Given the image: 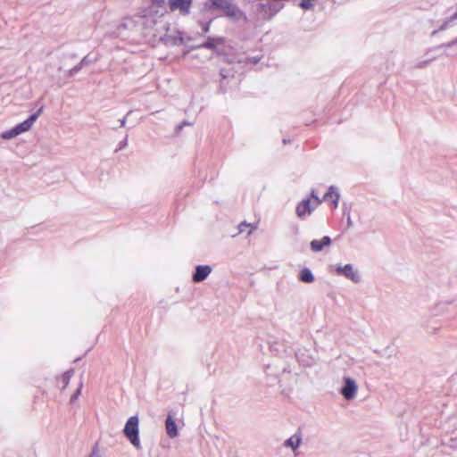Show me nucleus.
I'll return each instance as SVG.
<instances>
[{"label": "nucleus", "mask_w": 457, "mask_h": 457, "mask_svg": "<svg viewBox=\"0 0 457 457\" xmlns=\"http://www.w3.org/2000/svg\"><path fill=\"white\" fill-rule=\"evenodd\" d=\"M218 9L223 12V14L233 21L245 20L246 15L245 12L235 4L228 0H210L209 9Z\"/></svg>", "instance_id": "nucleus-1"}, {"label": "nucleus", "mask_w": 457, "mask_h": 457, "mask_svg": "<svg viewBox=\"0 0 457 457\" xmlns=\"http://www.w3.org/2000/svg\"><path fill=\"white\" fill-rule=\"evenodd\" d=\"M265 374L267 376V384L270 386H273L275 383H280L281 378L280 376L290 373L291 370L288 365L286 363H280V361H276L272 364H269L265 367Z\"/></svg>", "instance_id": "nucleus-2"}, {"label": "nucleus", "mask_w": 457, "mask_h": 457, "mask_svg": "<svg viewBox=\"0 0 457 457\" xmlns=\"http://www.w3.org/2000/svg\"><path fill=\"white\" fill-rule=\"evenodd\" d=\"M138 424L139 421L137 416L130 417L125 424L123 433L134 447L141 449Z\"/></svg>", "instance_id": "nucleus-3"}, {"label": "nucleus", "mask_w": 457, "mask_h": 457, "mask_svg": "<svg viewBox=\"0 0 457 457\" xmlns=\"http://www.w3.org/2000/svg\"><path fill=\"white\" fill-rule=\"evenodd\" d=\"M337 275L343 276L353 283L361 282L359 270L351 263L339 265L336 268Z\"/></svg>", "instance_id": "nucleus-4"}, {"label": "nucleus", "mask_w": 457, "mask_h": 457, "mask_svg": "<svg viewBox=\"0 0 457 457\" xmlns=\"http://www.w3.org/2000/svg\"><path fill=\"white\" fill-rule=\"evenodd\" d=\"M357 392L358 386L356 381L350 377L344 378V386L340 389V394L347 401L353 400L355 398Z\"/></svg>", "instance_id": "nucleus-5"}, {"label": "nucleus", "mask_w": 457, "mask_h": 457, "mask_svg": "<svg viewBox=\"0 0 457 457\" xmlns=\"http://www.w3.org/2000/svg\"><path fill=\"white\" fill-rule=\"evenodd\" d=\"M145 19V15H134L132 17H126L119 24L117 29L119 32H120L121 30H134L139 25L144 24Z\"/></svg>", "instance_id": "nucleus-6"}, {"label": "nucleus", "mask_w": 457, "mask_h": 457, "mask_svg": "<svg viewBox=\"0 0 457 457\" xmlns=\"http://www.w3.org/2000/svg\"><path fill=\"white\" fill-rule=\"evenodd\" d=\"M168 5L171 12L179 11L185 16L190 13L192 0H169Z\"/></svg>", "instance_id": "nucleus-7"}, {"label": "nucleus", "mask_w": 457, "mask_h": 457, "mask_svg": "<svg viewBox=\"0 0 457 457\" xmlns=\"http://www.w3.org/2000/svg\"><path fill=\"white\" fill-rule=\"evenodd\" d=\"M317 207L311 203L309 198L302 200L295 208V212L298 218L304 219L306 216L311 215L314 209Z\"/></svg>", "instance_id": "nucleus-8"}, {"label": "nucleus", "mask_w": 457, "mask_h": 457, "mask_svg": "<svg viewBox=\"0 0 457 457\" xmlns=\"http://www.w3.org/2000/svg\"><path fill=\"white\" fill-rule=\"evenodd\" d=\"M43 111V107H41L38 111L31 114L27 120H25L23 122L17 124L14 128L17 131V133L20 135L21 133H24L26 131H29L33 124L36 122L39 115L41 114Z\"/></svg>", "instance_id": "nucleus-9"}, {"label": "nucleus", "mask_w": 457, "mask_h": 457, "mask_svg": "<svg viewBox=\"0 0 457 457\" xmlns=\"http://www.w3.org/2000/svg\"><path fill=\"white\" fill-rule=\"evenodd\" d=\"M212 272V267L210 265H197L195 271L193 274V281L199 283L207 278Z\"/></svg>", "instance_id": "nucleus-10"}, {"label": "nucleus", "mask_w": 457, "mask_h": 457, "mask_svg": "<svg viewBox=\"0 0 457 457\" xmlns=\"http://www.w3.org/2000/svg\"><path fill=\"white\" fill-rule=\"evenodd\" d=\"M331 245V238L328 236L323 237L320 240L314 239L311 241L310 247L312 252L318 253L322 251L325 247Z\"/></svg>", "instance_id": "nucleus-11"}, {"label": "nucleus", "mask_w": 457, "mask_h": 457, "mask_svg": "<svg viewBox=\"0 0 457 457\" xmlns=\"http://www.w3.org/2000/svg\"><path fill=\"white\" fill-rule=\"evenodd\" d=\"M339 198H340V194L337 191V188L334 186H330L328 187V192L325 194L323 200L331 202L333 204L334 208H337Z\"/></svg>", "instance_id": "nucleus-12"}, {"label": "nucleus", "mask_w": 457, "mask_h": 457, "mask_svg": "<svg viewBox=\"0 0 457 457\" xmlns=\"http://www.w3.org/2000/svg\"><path fill=\"white\" fill-rule=\"evenodd\" d=\"M165 427L167 434L170 438H174L178 436L177 424L174 421L170 412H169L168 417L166 419Z\"/></svg>", "instance_id": "nucleus-13"}, {"label": "nucleus", "mask_w": 457, "mask_h": 457, "mask_svg": "<svg viewBox=\"0 0 457 457\" xmlns=\"http://www.w3.org/2000/svg\"><path fill=\"white\" fill-rule=\"evenodd\" d=\"M301 443L302 434L300 432H296L285 441L284 446L289 447L293 451H295L300 446Z\"/></svg>", "instance_id": "nucleus-14"}, {"label": "nucleus", "mask_w": 457, "mask_h": 457, "mask_svg": "<svg viewBox=\"0 0 457 457\" xmlns=\"http://www.w3.org/2000/svg\"><path fill=\"white\" fill-rule=\"evenodd\" d=\"M449 422L453 427L449 446L453 449H457V418H451Z\"/></svg>", "instance_id": "nucleus-15"}, {"label": "nucleus", "mask_w": 457, "mask_h": 457, "mask_svg": "<svg viewBox=\"0 0 457 457\" xmlns=\"http://www.w3.org/2000/svg\"><path fill=\"white\" fill-rule=\"evenodd\" d=\"M298 278L304 283H312L314 281V276L309 268H303L300 271Z\"/></svg>", "instance_id": "nucleus-16"}, {"label": "nucleus", "mask_w": 457, "mask_h": 457, "mask_svg": "<svg viewBox=\"0 0 457 457\" xmlns=\"http://www.w3.org/2000/svg\"><path fill=\"white\" fill-rule=\"evenodd\" d=\"M73 373H74L73 370H69L66 372H64V374L62 375V377L61 378V381L62 383V389H65L67 387V386L69 385V383L71 381V377L73 376Z\"/></svg>", "instance_id": "nucleus-17"}, {"label": "nucleus", "mask_w": 457, "mask_h": 457, "mask_svg": "<svg viewBox=\"0 0 457 457\" xmlns=\"http://www.w3.org/2000/svg\"><path fill=\"white\" fill-rule=\"evenodd\" d=\"M19 136V134L17 133L15 128L13 127L12 129H9V130H6L4 132L2 133L1 137L3 139H12L15 137Z\"/></svg>", "instance_id": "nucleus-18"}, {"label": "nucleus", "mask_w": 457, "mask_h": 457, "mask_svg": "<svg viewBox=\"0 0 457 457\" xmlns=\"http://www.w3.org/2000/svg\"><path fill=\"white\" fill-rule=\"evenodd\" d=\"M221 39L218 38L217 41H220ZM215 38L209 37L207 41L201 45V47L207 49H214L215 48Z\"/></svg>", "instance_id": "nucleus-19"}, {"label": "nucleus", "mask_w": 457, "mask_h": 457, "mask_svg": "<svg viewBox=\"0 0 457 457\" xmlns=\"http://www.w3.org/2000/svg\"><path fill=\"white\" fill-rule=\"evenodd\" d=\"M315 0H302L299 4V6L303 10H309L313 6V2Z\"/></svg>", "instance_id": "nucleus-20"}, {"label": "nucleus", "mask_w": 457, "mask_h": 457, "mask_svg": "<svg viewBox=\"0 0 457 457\" xmlns=\"http://www.w3.org/2000/svg\"><path fill=\"white\" fill-rule=\"evenodd\" d=\"M87 457H102L101 453H100V449H99V446H98V444H96L92 447L89 455L87 456Z\"/></svg>", "instance_id": "nucleus-21"}, {"label": "nucleus", "mask_w": 457, "mask_h": 457, "mask_svg": "<svg viewBox=\"0 0 457 457\" xmlns=\"http://www.w3.org/2000/svg\"><path fill=\"white\" fill-rule=\"evenodd\" d=\"M311 196H312V198L313 199L312 204H313L316 207H318V206L322 203V201H323V200H321V199L318 196V195H317V193H316L315 189H312V192H311Z\"/></svg>", "instance_id": "nucleus-22"}, {"label": "nucleus", "mask_w": 457, "mask_h": 457, "mask_svg": "<svg viewBox=\"0 0 457 457\" xmlns=\"http://www.w3.org/2000/svg\"><path fill=\"white\" fill-rule=\"evenodd\" d=\"M82 386H83V384H82V382H80L79 386L78 387L76 392L71 397V403H73L79 397V395L81 394Z\"/></svg>", "instance_id": "nucleus-23"}, {"label": "nucleus", "mask_w": 457, "mask_h": 457, "mask_svg": "<svg viewBox=\"0 0 457 457\" xmlns=\"http://www.w3.org/2000/svg\"><path fill=\"white\" fill-rule=\"evenodd\" d=\"M127 145H128V136H126L125 138L119 143L117 151L124 149Z\"/></svg>", "instance_id": "nucleus-24"}, {"label": "nucleus", "mask_w": 457, "mask_h": 457, "mask_svg": "<svg viewBox=\"0 0 457 457\" xmlns=\"http://www.w3.org/2000/svg\"><path fill=\"white\" fill-rule=\"evenodd\" d=\"M251 224L249 223H246L245 221L244 222H241L239 225H238V229H239V233H243L245 231V229L250 227Z\"/></svg>", "instance_id": "nucleus-25"}, {"label": "nucleus", "mask_w": 457, "mask_h": 457, "mask_svg": "<svg viewBox=\"0 0 457 457\" xmlns=\"http://www.w3.org/2000/svg\"><path fill=\"white\" fill-rule=\"evenodd\" d=\"M260 60H261V58L258 56L248 57V58H246V62L251 63V64H257L260 62Z\"/></svg>", "instance_id": "nucleus-26"}, {"label": "nucleus", "mask_w": 457, "mask_h": 457, "mask_svg": "<svg viewBox=\"0 0 457 457\" xmlns=\"http://www.w3.org/2000/svg\"><path fill=\"white\" fill-rule=\"evenodd\" d=\"M84 61H85V60H82V61H81V62H80L79 65H77V66L73 67V68L71 70V75H72V74H74V73H76V72H78V71L81 69V66H82V64H83Z\"/></svg>", "instance_id": "nucleus-27"}, {"label": "nucleus", "mask_w": 457, "mask_h": 457, "mask_svg": "<svg viewBox=\"0 0 457 457\" xmlns=\"http://www.w3.org/2000/svg\"><path fill=\"white\" fill-rule=\"evenodd\" d=\"M451 21H452L451 18L445 21L444 23L439 27L438 30L442 31V30L445 29Z\"/></svg>", "instance_id": "nucleus-28"}, {"label": "nucleus", "mask_w": 457, "mask_h": 457, "mask_svg": "<svg viewBox=\"0 0 457 457\" xmlns=\"http://www.w3.org/2000/svg\"><path fill=\"white\" fill-rule=\"evenodd\" d=\"M430 61L428 60H426V61H422L420 62H419L417 65H416V68H419V69H422V68H425L426 66L428 65Z\"/></svg>", "instance_id": "nucleus-29"}, {"label": "nucleus", "mask_w": 457, "mask_h": 457, "mask_svg": "<svg viewBox=\"0 0 457 457\" xmlns=\"http://www.w3.org/2000/svg\"><path fill=\"white\" fill-rule=\"evenodd\" d=\"M201 26H202V30H203L204 33H206V32L209 31L210 24H208V23H202Z\"/></svg>", "instance_id": "nucleus-30"}, {"label": "nucleus", "mask_w": 457, "mask_h": 457, "mask_svg": "<svg viewBox=\"0 0 457 457\" xmlns=\"http://www.w3.org/2000/svg\"><path fill=\"white\" fill-rule=\"evenodd\" d=\"M457 45V37L446 44L447 47H452Z\"/></svg>", "instance_id": "nucleus-31"}, {"label": "nucleus", "mask_w": 457, "mask_h": 457, "mask_svg": "<svg viewBox=\"0 0 457 457\" xmlns=\"http://www.w3.org/2000/svg\"><path fill=\"white\" fill-rule=\"evenodd\" d=\"M120 127H124L126 124V118L120 120Z\"/></svg>", "instance_id": "nucleus-32"}, {"label": "nucleus", "mask_w": 457, "mask_h": 457, "mask_svg": "<svg viewBox=\"0 0 457 457\" xmlns=\"http://www.w3.org/2000/svg\"><path fill=\"white\" fill-rule=\"evenodd\" d=\"M187 125H190L189 122H187V121H183L180 125H179V129H181L183 126H187Z\"/></svg>", "instance_id": "nucleus-33"}, {"label": "nucleus", "mask_w": 457, "mask_h": 457, "mask_svg": "<svg viewBox=\"0 0 457 457\" xmlns=\"http://www.w3.org/2000/svg\"><path fill=\"white\" fill-rule=\"evenodd\" d=\"M451 20H457V12L451 17Z\"/></svg>", "instance_id": "nucleus-34"}, {"label": "nucleus", "mask_w": 457, "mask_h": 457, "mask_svg": "<svg viewBox=\"0 0 457 457\" xmlns=\"http://www.w3.org/2000/svg\"><path fill=\"white\" fill-rule=\"evenodd\" d=\"M347 224H348V227H350L352 225V220H351L350 216H348Z\"/></svg>", "instance_id": "nucleus-35"}, {"label": "nucleus", "mask_w": 457, "mask_h": 457, "mask_svg": "<svg viewBox=\"0 0 457 457\" xmlns=\"http://www.w3.org/2000/svg\"><path fill=\"white\" fill-rule=\"evenodd\" d=\"M254 229H255V227H253V228L249 230L248 235H251Z\"/></svg>", "instance_id": "nucleus-36"}]
</instances>
